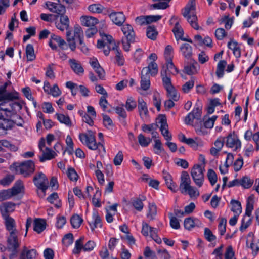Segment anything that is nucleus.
Segmentation results:
<instances>
[{
    "label": "nucleus",
    "instance_id": "f257e3e1",
    "mask_svg": "<svg viewBox=\"0 0 259 259\" xmlns=\"http://www.w3.org/2000/svg\"><path fill=\"white\" fill-rule=\"evenodd\" d=\"M182 15L192 28L195 30L202 29L198 24V18L196 14L195 0L189 1L188 3L183 10Z\"/></svg>",
    "mask_w": 259,
    "mask_h": 259
},
{
    "label": "nucleus",
    "instance_id": "f03ea898",
    "mask_svg": "<svg viewBox=\"0 0 259 259\" xmlns=\"http://www.w3.org/2000/svg\"><path fill=\"white\" fill-rule=\"evenodd\" d=\"M179 189L182 194H188L191 198H196L199 195L198 190L191 185L190 176L186 171L181 174Z\"/></svg>",
    "mask_w": 259,
    "mask_h": 259
},
{
    "label": "nucleus",
    "instance_id": "7ed1b4c3",
    "mask_svg": "<svg viewBox=\"0 0 259 259\" xmlns=\"http://www.w3.org/2000/svg\"><path fill=\"white\" fill-rule=\"evenodd\" d=\"M22 105L17 102H0V119L5 117H11L19 112L22 109Z\"/></svg>",
    "mask_w": 259,
    "mask_h": 259
},
{
    "label": "nucleus",
    "instance_id": "20e7f679",
    "mask_svg": "<svg viewBox=\"0 0 259 259\" xmlns=\"http://www.w3.org/2000/svg\"><path fill=\"white\" fill-rule=\"evenodd\" d=\"M79 139L83 145L91 150H96L100 146L102 147L105 150L104 147L100 142L97 143L96 142L95 136L91 130L88 131L87 133H80L79 135Z\"/></svg>",
    "mask_w": 259,
    "mask_h": 259
},
{
    "label": "nucleus",
    "instance_id": "39448f33",
    "mask_svg": "<svg viewBox=\"0 0 259 259\" xmlns=\"http://www.w3.org/2000/svg\"><path fill=\"white\" fill-rule=\"evenodd\" d=\"M12 170H15L18 174L27 177L32 174L35 170V165L32 160H27L19 164H15L11 166Z\"/></svg>",
    "mask_w": 259,
    "mask_h": 259
},
{
    "label": "nucleus",
    "instance_id": "423d86ee",
    "mask_svg": "<svg viewBox=\"0 0 259 259\" xmlns=\"http://www.w3.org/2000/svg\"><path fill=\"white\" fill-rule=\"evenodd\" d=\"M19 232L9 233L7 238V248L12 253L9 255L10 259H13L16 256L17 248L19 247L20 242L18 238Z\"/></svg>",
    "mask_w": 259,
    "mask_h": 259
},
{
    "label": "nucleus",
    "instance_id": "0eeeda50",
    "mask_svg": "<svg viewBox=\"0 0 259 259\" xmlns=\"http://www.w3.org/2000/svg\"><path fill=\"white\" fill-rule=\"evenodd\" d=\"M100 34L102 40L98 41L97 47L98 48H102L104 54L107 56L109 54L110 50H112V44H116L114 42L113 37L111 35L106 34L103 32H100Z\"/></svg>",
    "mask_w": 259,
    "mask_h": 259
},
{
    "label": "nucleus",
    "instance_id": "6e6552de",
    "mask_svg": "<svg viewBox=\"0 0 259 259\" xmlns=\"http://www.w3.org/2000/svg\"><path fill=\"white\" fill-rule=\"evenodd\" d=\"M82 34V30L78 25L74 26L73 31L69 29L66 31L67 41L72 51H74L76 48L75 39L80 38Z\"/></svg>",
    "mask_w": 259,
    "mask_h": 259
},
{
    "label": "nucleus",
    "instance_id": "1a4fd4ad",
    "mask_svg": "<svg viewBox=\"0 0 259 259\" xmlns=\"http://www.w3.org/2000/svg\"><path fill=\"white\" fill-rule=\"evenodd\" d=\"M204 171V167L199 164L195 165L191 170L192 179L196 185L199 188L203 184Z\"/></svg>",
    "mask_w": 259,
    "mask_h": 259
},
{
    "label": "nucleus",
    "instance_id": "9d476101",
    "mask_svg": "<svg viewBox=\"0 0 259 259\" xmlns=\"http://www.w3.org/2000/svg\"><path fill=\"white\" fill-rule=\"evenodd\" d=\"M33 183L35 186L41 191V194L39 196L44 197L49 185V181L45 175L41 172L36 175L33 178Z\"/></svg>",
    "mask_w": 259,
    "mask_h": 259
},
{
    "label": "nucleus",
    "instance_id": "9b49d317",
    "mask_svg": "<svg viewBox=\"0 0 259 259\" xmlns=\"http://www.w3.org/2000/svg\"><path fill=\"white\" fill-rule=\"evenodd\" d=\"M141 233L144 236H149L157 244H159L162 242L161 238L157 235L158 230L150 226L146 223L143 222Z\"/></svg>",
    "mask_w": 259,
    "mask_h": 259
},
{
    "label": "nucleus",
    "instance_id": "f8f14e48",
    "mask_svg": "<svg viewBox=\"0 0 259 259\" xmlns=\"http://www.w3.org/2000/svg\"><path fill=\"white\" fill-rule=\"evenodd\" d=\"M225 140L226 147L232 149L233 151H238L240 149L241 142L234 132L229 133L225 138Z\"/></svg>",
    "mask_w": 259,
    "mask_h": 259
},
{
    "label": "nucleus",
    "instance_id": "ddd939ff",
    "mask_svg": "<svg viewBox=\"0 0 259 259\" xmlns=\"http://www.w3.org/2000/svg\"><path fill=\"white\" fill-rule=\"evenodd\" d=\"M170 24L174 25L172 32L175 34L176 40H186L183 37L184 31L181 26L180 25V20L178 18L175 16H172L170 20Z\"/></svg>",
    "mask_w": 259,
    "mask_h": 259
},
{
    "label": "nucleus",
    "instance_id": "4468645a",
    "mask_svg": "<svg viewBox=\"0 0 259 259\" xmlns=\"http://www.w3.org/2000/svg\"><path fill=\"white\" fill-rule=\"evenodd\" d=\"M58 16L59 20L56 19L55 20V25L56 27L61 31L65 30L67 31L70 26V20L68 16L66 15L65 13L60 14Z\"/></svg>",
    "mask_w": 259,
    "mask_h": 259
},
{
    "label": "nucleus",
    "instance_id": "2eb2a0df",
    "mask_svg": "<svg viewBox=\"0 0 259 259\" xmlns=\"http://www.w3.org/2000/svg\"><path fill=\"white\" fill-rule=\"evenodd\" d=\"M7 85L8 83L6 82L4 85L0 87V102H12V100L18 97L16 92H8L6 91Z\"/></svg>",
    "mask_w": 259,
    "mask_h": 259
},
{
    "label": "nucleus",
    "instance_id": "dca6fc26",
    "mask_svg": "<svg viewBox=\"0 0 259 259\" xmlns=\"http://www.w3.org/2000/svg\"><path fill=\"white\" fill-rule=\"evenodd\" d=\"M57 44L61 49L66 50L68 48V45L66 42L60 36L52 34L51 35L49 45L53 50L57 49Z\"/></svg>",
    "mask_w": 259,
    "mask_h": 259
},
{
    "label": "nucleus",
    "instance_id": "f3484780",
    "mask_svg": "<svg viewBox=\"0 0 259 259\" xmlns=\"http://www.w3.org/2000/svg\"><path fill=\"white\" fill-rule=\"evenodd\" d=\"M45 5L51 12L56 13L57 14V15L65 13L66 11L65 7L61 4L59 1L58 3L47 1L45 3Z\"/></svg>",
    "mask_w": 259,
    "mask_h": 259
},
{
    "label": "nucleus",
    "instance_id": "a211bd4d",
    "mask_svg": "<svg viewBox=\"0 0 259 259\" xmlns=\"http://www.w3.org/2000/svg\"><path fill=\"white\" fill-rule=\"evenodd\" d=\"M159 122L160 123V130L161 134L164 137V139L167 141L171 140V135L169 133L168 129V124L166 122V119L163 115H161L159 117Z\"/></svg>",
    "mask_w": 259,
    "mask_h": 259
},
{
    "label": "nucleus",
    "instance_id": "6ab92c4d",
    "mask_svg": "<svg viewBox=\"0 0 259 259\" xmlns=\"http://www.w3.org/2000/svg\"><path fill=\"white\" fill-rule=\"evenodd\" d=\"M109 16L111 21L118 26H121L126 20L124 14L120 12H112L109 15Z\"/></svg>",
    "mask_w": 259,
    "mask_h": 259
},
{
    "label": "nucleus",
    "instance_id": "aec40b11",
    "mask_svg": "<svg viewBox=\"0 0 259 259\" xmlns=\"http://www.w3.org/2000/svg\"><path fill=\"white\" fill-rule=\"evenodd\" d=\"M15 206V204L10 202L3 203L1 204L0 211L3 217H9V213L14 211Z\"/></svg>",
    "mask_w": 259,
    "mask_h": 259
},
{
    "label": "nucleus",
    "instance_id": "412c9836",
    "mask_svg": "<svg viewBox=\"0 0 259 259\" xmlns=\"http://www.w3.org/2000/svg\"><path fill=\"white\" fill-rule=\"evenodd\" d=\"M138 108L140 116L143 120H145L148 116V110L146 103L143 99H138Z\"/></svg>",
    "mask_w": 259,
    "mask_h": 259
},
{
    "label": "nucleus",
    "instance_id": "4be33fe9",
    "mask_svg": "<svg viewBox=\"0 0 259 259\" xmlns=\"http://www.w3.org/2000/svg\"><path fill=\"white\" fill-rule=\"evenodd\" d=\"M180 50L182 55L188 60H192V47L188 43L183 44L180 48Z\"/></svg>",
    "mask_w": 259,
    "mask_h": 259
},
{
    "label": "nucleus",
    "instance_id": "5701e85b",
    "mask_svg": "<svg viewBox=\"0 0 259 259\" xmlns=\"http://www.w3.org/2000/svg\"><path fill=\"white\" fill-rule=\"evenodd\" d=\"M142 73L146 75L154 76L157 74L158 72V67L157 64L152 61L150 62L147 67H144L141 71Z\"/></svg>",
    "mask_w": 259,
    "mask_h": 259
},
{
    "label": "nucleus",
    "instance_id": "b1692460",
    "mask_svg": "<svg viewBox=\"0 0 259 259\" xmlns=\"http://www.w3.org/2000/svg\"><path fill=\"white\" fill-rule=\"evenodd\" d=\"M80 19L81 24L87 27H93L98 23V19L92 16H82Z\"/></svg>",
    "mask_w": 259,
    "mask_h": 259
},
{
    "label": "nucleus",
    "instance_id": "393cba45",
    "mask_svg": "<svg viewBox=\"0 0 259 259\" xmlns=\"http://www.w3.org/2000/svg\"><path fill=\"white\" fill-rule=\"evenodd\" d=\"M167 74L165 67H163L161 72V76L163 84L166 91L174 88L171 84L170 78L167 76Z\"/></svg>",
    "mask_w": 259,
    "mask_h": 259
},
{
    "label": "nucleus",
    "instance_id": "a878e982",
    "mask_svg": "<svg viewBox=\"0 0 259 259\" xmlns=\"http://www.w3.org/2000/svg\"><path fill=\"white\" fill-rule=\"evenodd\" d=\"M121 30L124 35V37L128 40L135 38V32L133 27L128 24L123 25L121 27Z\"/></svg>",
    "mask_w": 259,
    "mask_h": 259
},
{
    "label": "nucleus",
    "instance_id": "bb28decb",
    "mask_svg": "<svg viewBox=\"0 0 259 259\" xmlns=\"http://www.w3.org/2000/svg\"><path fill=\"white\" fill-rule=\"evenodd\" d=\"M5 221V225L9 233L19 232L16 228V224L14 220L11 217H6L3 218Z\"/></svg>",
    "mask_w": 259,
    "mask_h": 259
},
{
    "label": "nucleus",
    "instance_id": "cd10ccee",
    "mask_svg": "<svg viewBox=\"0 0 259 259\" xmlns=\"http://www.w3.org/2000/svg\"><path fill=\"white\" fill-rule=\"evenodd\" d=\"M112 50L115 51V63L118 66H122L124 63V59L123 56L121 53V51L119 49V47L116 44H112Z\"/></svg>",
    "mask_w": 259,
    "mask_h": 259
},
{
    "label": "nucleus",
    "instance_id": "c85d7f7f",
    "mask_svg": "<svg viewBox=\"0 0 259 259\" xmlns=\"http://www.w3.org/2000/svg\"><path fill=\"white\" fill-rule=\"evenodd\" d=\"M69 63L71 69L78 75H82L84 72V69L81 66L80 63L75 59H70Z\"/></svg>",
    "mask_w": 259,
    "mask_h": 259
},
{
    "label": "nucleus",
    "instance_id": "c756f323",
    "mask_svg": "<svg viewBox=\"0 0 259 259\" xmlns=\"http://www.w3.org/2000/svg\"><path fill=\"white\" fill-rule=\"evenodd\" d=\"M46 223L44 220L36 219L33 222V229L38 233H40L46 228Z\"/></svg>",
    "mask_w": 259,
    "mask_h": 259
},
{
    "label": "nucleus",
    "instance_id": "7c9ffc66",
    "mask_svg": "<svg viewBox=\"0 0 259 259\" xmlns=\"http://www.w3.org/2000/svg\"><path fill=\"white\" fill-rule=\"evenodd\" d=\"M41 151L42 152V155L40 157V161L41 162L50 160L55 157L56 155L54 151L48 147L45 148V149Z\"/></svg>",
    "mask_w": 259,
    "mask_h": 259
},
{
    "label": "nucleus",
    "instance_id": "2f4dec72",
    "mask_svg": "<svg viewBox=\"0 0 259 259\" xmlns=\"http://www.w3.org/2000/svg\"><path fill=\"white\" fill-rule=\"evenodd\" d=\"M228 47L233 51V54L236 58L241 56V51L238 43L233 40H231L228 43Z\"/></svg>",
    "mask_w": 259,
    "mask_h": 259
},
{
    "label": "nucleus",
    "instance_id": "473e14b6",
    "mask_svg": "<svg viewBox=\"0 0 259 259\" xmlns=\"http://www.w3.org/2000/svg\"><path fill=\"white\" fill-rule=\"evenodd\" d=\"M186 144L195 150L202 147L204 145L203 141L199 138H188V140H187Z\"/></svg>",
    "mask_w": 259,
    "mask_h": 259
},
{
    "label": "nucleus",
    "instance_id": "72a5a7b5",
    "mask_svg": "<svg viewBox=\"0 0 259 259\" xmlns=\"http://www.w3.org/2000/svg\"><path fill=\"white\" fill-rule=\"evenodd\" d=\"M12 192V196L16 195L19 193L24 192V187L21 181H17L15 185L9 189Z\"/></svg>",
    "mask_w": 259,
    "mask_h": 259
},
{
    "label": "nucleus",
    "instance_id": "f704fd0d",
    "mask_svg": "<svg viewBox=\"0 0 259 259\" xmlns=\"http://www.w3.org/2000/svg\"><path fill=\"white\" fill-rule=\"evenodd\" d=\"M163 178L167 187L172 192H176L178 190L177 186L173 182L171 176L169 174L166 173L164 175Z\"/></svg>",
    "mask_w": 259,
    "mask_h": 259
},
{
    "label": "nucleus",
    "instance_id": "c9c22d12",
    "mask_svg": "<svg viewBox=\"0 0 259 259\" xmlns=\"http://www.w3.org/2000/svg\"><path fill=\"white\" fill-rule=\"evenodd\" d=\"M200 221L197 219H193L192 218H188L185 219L184 225L185 228L187 230H190L194 228L195 225L199 224Z\"/></svg>",
    "mask_w": 259,
    "mask_h": 259
},
{
    "label": "nucleus",
    "instance_id": "e433bc0d",
    "mask_svg": "<svg viewBox=\"0 0 259 259\" xmlns=\"http://www.w3.org/2000/svg\"><path fill=\"white\" fill-rule=\"evenodd\" d=\"M84 240V237L82 236L79 239L76 240L75 242V246L72 250V252L74 254H79L82 250H83V242Z\"/></svg>",
    "mask_w": 259,
    "mask_h": 259
},
{
    "label": "nucleus",
    "instance_id": "4c0bfd02",
    "mask_svg": "<svg viewBox=\"0 0 259 259\" xmlns=\"http://www.w3.org/2000/svg\"><path fill=\"white\" fill-rule=\"evenodd\" d=\"M55 116L60 123L64 124L67 126L70 127L72 126V122L68 115H65L63 114L56 113Z\"/></svg>",
    "mask_w": 259,
    "mask_h": 259
},
{
    "label": "nucleus",
    "instance_id": "58836bf2",
    "mask_svg": "<svg viewBox=\"0 0 259 259\" xmlns=\"http://www.w3.org/2000/svg\"><path fill=\"white\" fill-rule=\"evenodd\" d=\"M150 85V76L141 72V88L143 90H147Z\"/></svg>",
    "mask_w": 259,
    "mask_h": 259
},
{
    "label": "nucleus",
    "instance_id": "ea45409f",
    "mask_svg": "<svg viewBox=\"0 0 259 259\" xmlns=\"http://www.w3.org/2000/svg\"><path fill=\"white\" fill-rule=\"evenodd\" d=\"M145 199V197H143V199L136 198L132 200V205L133 207L138 211H141L144 207V204L142 200Z\"/></svg>",
    "mask_w": 259,
    "mask_h": 259
},
{
    "label": "nucleus",
    "instance_id": "a19ab883",
    "mask_svg": "<svg viewBox=\"0 0 259 259\" xmlns=\"http://www.w3.org/2000/svg\"><path fill=\"white\" fill-rule=\"evenodd\" d=\"M230 204L231 205V211L236 213L237 215H239L242 212V207L240 202L235 200H232L230 202Z\"/></svg>",
    "mask_w": 259,
    "mask_h": 259
},
{
    "label": "nucleus",
    "instance_id": "79ce46f5",
    "mask_svg": "<svg viewBox=\"0 0 259 259\" xmlns=\"http://www.w3.org/2000/svg\"><path fill=\"white\" fill-rule=\"evenodd\" d=\"M13 122L12 120L8 119H5L0 121V128L2 134L6 130L11 129L13 126Z\"/></svg>",
    "mask_w": 259,
    "mask_h": 259
},
{
    "label": "nucleus",
    "instance_id": "37998d69",
    "mask_svg": "<svg viewBox=\"0 0 259 259\" xmlns=\"http://www.w3.org/2000/svg\"><path fill=\"white\" fill-rule=\"evenodd\" d=\"M83 222V219L78 214L72 215L70 219V223L73 228H78Z\"/></svg>",
    "mask_w": 259,
    "mask_h": 259
},
{
    "label": "nucleus",
    "instance_id": "c03bdc74",
    "mask_svg": "<svg viewBox=\"0 0 259 259\" xmlns=\"http://www.w3.org/2000/svg\"><path fill=\"white\" fill-rule=\"evenodd\" d=\"M197 63L193 61L191 64L185 66L184 68L185 71L188 75H193L197 73V69L196 67Z\"/></svg>",
    "mask_w": 259,
    "mask_h": 259
},
{
    "label": "nucleus",
    "instance_id": "a18cd8bd",
    "mask_svg": "<svg viewBox=\"0 0 259 259\" xmlns=\"http://www.w3.org/2000/svg\"><path fill=\"white\" fill-rule=\"evenodd\" d=\"M26 54L27 61H31L35 59V55L34 54V48L32 45L28 44L26 48Z\"/></svg>",
    "mask_w": 259,
    "mask_h": 259
},
{
    "label": "nucleus",
    "instance_id": "49530a36",
    "mask_svg": "<svg viewBox=\"0 0 259 259\" xmlns=\"http://www.w3.org/2000/svg\"><path fill=\"white\" fill-rule=\"evenodd\" d=\"M226 65L227 62L225 60H221L218 63L216 74L219 78L223 77L224 75V69Z\"/></svg>",
    "mask_w": 259,
    "mask_h": 259
},
{
    "label": "nucleus",
    "instance_id": "de8ad7c7",
    "mask_svg": "<svg viewBox=\"0 0 259 259\" xmlns=\"http://www.w3.org/2000/svg\"><path fill=\"white\" fill-rule=\"evenodd\" d=\"M124 106L127 111H132L136 107L137 103L133 97H128Z\"/></svg>",
    "mask_w": 259,
    "mask_h": 259
},
{
    "label": "nucleus",
    "instance_id": "09e8293b",
    "mask_svg": "<svg viewBox=\"0 0 259 259\" xmlns=\"http://www.w3.org/2000/svg\"><path fill=\"white\" fill-rule=\"evenodd\" d=\"M157 214V207L154 203H149L147 217L150 220L155 219Z\"/></svg>",
    "mask_w": 259,
    "mask_h": 259
},
{
    "label": "nucleus",
    "instance_id": "8fccbe9b",
    "mask_svg": "<svg viewBox=\"0 0 259 259\" xmlns=\"http://www.w3.org/2000/svg\"><path fill=\"white\" fill-rule=\"evenodd\" d=\"M253 183V180L247 176L243 177L240 180V186L245 189H248L251 187Z\"/></svg>",
    "mask_w": 259,
    "mask_h": 259
},
{
    "label": "nucleus",
    "instance_id": "3c124183",
    "mask_svg": "<svg viewBox=\"0 0 259 259\" xmlns=\"http://www.w3.org/2000/svg\"><path fill=\"white\" fill-rule=\"evenodd\" d=\"M104 9V7L100 4H92L88 7L89 11L95 13H101Z\"/></svg>",
    "mask_w": 259,
    "mask_h": 259
},
{
    "label": "nucleus",
    "instance_id": "603ef678",
    "mask_svg": "<svg viewBox=\"0 0 259 259\" xmlns=\"http://www.w3.org/2000/svg\"><path fill=\"white\" fill-rule=\"evenodd\" d=\"M138 140L139 144L143 147L148 146L151 142L150 138H146L142 134L138 135Z\"/></svg>",
    "mask_w": 259,
    "mask_h": 259
},
{
    "label": "nucleus",
    "instance_id": "864d4df0",
    "mask_svg": "<svg viewBox=\"0 0 259 259\" xmlns=\"http://www.w3.org/2000/svg\"><path fill=\"white\" fill-rule=\"evenodd\" d=\"M24 251L25 252V257L26 259H35L37 255L36 250L34 249L28 250L27 247L24 246L22 252Z\"/></svg>",
    "mask_w": 259,
    "mask_h": 259
},
{
    "label": "nucleus",
    "instance_id": "5fc2aeb1",
    "mask_svg": "<svg viewBox=\"0 0 259 259\" xmlns=\"http://www.w3.org/2000/svg\"><path fill=\"white\" fill-rule=\"evenodd\" d=\"M40 17L41 20L48 22H55V20L58 18V16L56 15L46 13H41Z\"/></svg>",
    "mask_w": 259,
    "mask_h": 259
},
{
    "label": "nucleus",
    "instance_id": "6e6d98bb",
    "mask_svg": "<svg viewBox=\"0 0 259 259\" xmlns=\"http://www.w3.org/2000/svg\"><path fill=\"white\" fill-rule=\"evenodd\" d=\"M66 143L68 146V148L64 151L63 154H64L66 152L68 153V154L71 155L73 153V143L71 137L69 135H68L66 137Z\"/></svg>",
    "mask_w": 259,
    "mask_h": 259
},
{
    "label": "nucleus",
    "instance_id": "4d7b16f0",
    "mask_svg": "<svg viewBox=\"0 0 259 259\" xmlns=\"http://www.w3.org/2000/svg\"><path fill=\"white\" fill-rule=\"evenodd\" d=\"M94 222L90 224L91 228L92 230L98 227H101V220L100 217L97 213L93 214Z\"/></svg>",
    "mask_w": 259,
    "mask_h": 259
},
{
    "label": "nucleus",
    "instance_id": "13d9d810",
    "mask_svg": "<svg viewBox=\"0 0 259 259\" xmlns=\"http://www.w3.org/2000/svg\"><path fill=\"white\" fill-rule=\"evenodd\" d=\"M251 223V218L243 217L241 221V225L240 227V230L242 232H243L250 225Z\"/></svg>",
    "mask_w": 259,
    "mask_h": 259
},
{
    "label": "nucleus",
    "instance_id": "bf43d9fd",
    "mask_svg": "<svg viewBox=\"0 0 259 259\" xmlns=\"http://www.w3.org/2000/svg\"><path fill=\"white\" fill-rule=\"evenodd\" d=\"M207 176L211 185L213 186L216 183L218 179L215 171L213 169H209L207 171Z\"/></svg>",
    "mask_w": 259,
    "mask_h": 259
},
{
    "label": "nucleus",
    "instance_id": "052dcab7",
    "mask_svg": "<svg viewBox=\"0 0 259 259\" xmlns=\"http://www.w3.org/2000/svg\"><path fill=\"white\" fill-rule=\"evenodd\" d=\"M170 225L174 229H178L180 227V222L176 217L173 216L172 213H169Z\"/></svg>",
    "mask_w": 259,
    "mask_h": 259
},
{
    "label": "nucleus",
    "instance_id": "680f3d73",
    "mask_svg": "<svg viewBox=\"0 0 259 259\" xmlns=\"http://www.w3.org/2000/svg\"><path fill=\"white\" fill-rule=\"evenodd\" d=\"M67 175L68 178L72 181L76 182L79 177L75 169L72 167L68 169Z\"/></svg>",
    "mask_w": 259,
    "mask_h": 259
},
{
    "label": "nucleus",
    "instance_id": "e2e57ef3",
    "mask_svg": "<svg viewBox=\"0 0 259 259\" xmlns=\"http://www.w3.org/2000/svg\"><path fill=\"white\" fill-rule=\"evenodd\" d=\"M154 153L158 155H160L163 152L164 149L162 147V144L160 141L158 139H156L154 141Z\"/></svg>",
    "mask_w": 259,
    "mask_h": 259
},
{
    "label": "nucleus",
    "instance_id": "0e129e2a",
    "mask_svg": "<svg viewBox=\"0 0 259 259\" xmlns=\"http://www.w3.org/2000/svg\"><path fill=\"white\" fill-rule=\"evenodd\" d=\"M164 55L166 60L170 61V59H172L174 55V50L172 46L168 45L165 47Z\"/></svg>",
    "mask_w": 259,
    "mask_h": 259
},
{
    "label": "nucleus",
    "instance_id": "69168bd1",
    "mask_svg": "<svg viewBox=\"0 0 259 259\" xmlns=\"http://www.w3.org/2000/svg\"><path fill=\"white\" fill-rule=\"evenodd\" d=\"M249 247L252 249L254 255H256L259 251V239H253Z\"/></svg>",
    "mask_w": 259,
    "mask_h": 259
},
{
    "label": "nucleus",
    "instance_id": "338daca9",
    "mask_svg": "<svg viewBox=\"0 0 259 259\" xmlns=\"http://www.w3.org/2000/svg\"><path fill=\"white\" fill-rule=\"evenodd\" d=\"M157 33L154 27L149 26L147 29V37L152 40L156 39Z\"/></svg>",
    "mask_w": 259,
    "mask_h": 259
},
{
    "label": "nucleus",
    "instance_id": "774afa93",
    "mask_svg": "<svg viewBox=\"0 0 259 259\" xmlns=\"http://www.w3.org/2000/svg\"><path fill=\"white\" fill-rule=\"evenodd\" d=\"M73 242V236L71 233H68L64 236L62 239V242L66 246L72 244Z\"/></svg>",
    "mask_w": 259,
    "mask_h": 259
}]
</instances>
